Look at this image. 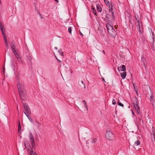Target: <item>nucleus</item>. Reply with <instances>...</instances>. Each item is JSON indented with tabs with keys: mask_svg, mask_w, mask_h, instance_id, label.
Here are the masks:
<instances>
[{
	"mask_svg": "<svg viewBox=\"0 0 155 155\" xmlns=\"http://www.w3.org/2000/svg\"><path fill=\"white\" fill-rule=\"evenodd\" d=\"M18 89L21 100L22 101L27 100V95L24 86L22 84L18 83L17 85Z\"/></svg>",
	"mask_w": 155,
	"mask_h": 155,
	"instance_id": "obj_1",
	"label": "nucleus"
},
{
	"mask_svg": "<svg viewBox=\"0 0 155 155\" xmlns=\"http://www.w3.org/2000/svg\"><path fill=\"white\" fill-rule=\"evenodd\" d=\"M11 50L15 56H19L20 55L19 50L16 46V44L15 42H12L10 44Z\"/></svg>",
	"mask_w": 155,
	"mask_h": 155,
	"instance_id": "obj_2",
	"label": "nucleus"
},
{
	"mask_svg": "<svg viewBox=\"0 0 155 155\" xmlns=\"http://www.w3.org/2000/svg\"><path fill=\"white\" fill-rule=\"evenodd\" d=\"M11 50L15 56H19L20 55L19 50L16 46V44L15 42H12L10 44Z\"/></svg>",
	"mask_w": 155,
	"mask_h": 155,
	"instance_id": "obj_3",
	"label": "nucleus"
},
{
	"mask_svg": "<svg viewBox=\"0 0 155 155\" xmlns=\"http://www.w3.org/2000/svg\"><path fill=\"white\" fill-rule=\"evenodd\" d=\"M113 6L111 4V8L110 9V12L111 11L112 15H110L108 14L107 13L106 15V18L107 20L109 21V22H111L112 21L114 20V16L113 12H112Z\"/></svg>",
	"mask_w": 155,
	"mask_h": 155,
	"instance_id": "obj_4",
	"label": "nucleus"
},
{
	"mask_svg": "<svg viewBox=\"0 0 155 155\" xmlns=\"http://www.w3.org/2000/svg\"><path fill=\"white\" fill-rule=\"evenodd\" d=\"M105 137L107 139L110 140H113L115 138L114 134L112 132L110 131L106 132Z\"/></svg>",
	"mask_w": 155,
	"mask_h": 155,
	"instance_id": "obj_5",
	"label": "nucleus"
},
{
	"mask_svg": "<svg viewBox=\"0 0 155 155\" xmlns=\"http://www.w3.org/2000/svg\"><path fill=\"white\" fill-rule=\"evenodd\" d=\"M23 107L25 109L24 113L25 115H30L31 114V111L28 104L26 103H24Z\"/></svg>",
	"mask_w": 155,
	"mask_h": 155,
	"instance_id": "obj_6",
	"label": "nucleus"
},
{
	"mask_svg": "<svg viewBox=\"0 0 155 155\" xmlns=\"http://www.w3.org/2000/svg\"><path fill=\"white\" fill-rule=\"evenodd\" d=\"M135 100L136 101V104H135L134 103H133V104L134 105V107L135 108L137 113L139 114L140 109L138 106V101L136 97H135Z\"/></svg>",
	"mask_w": 155,
	"mask_h": 155,
	"instance_id": "obj_7",
	"label": "nucleus"
},
{
	"mask_svg": "<svg viewBox=\"0 0 155 155\" xmlns=\"http://www.w3.org/2000/svg\"><path fill=\"white\" fill-rule=\"evenodd\" d=\"M29 138L31 143L32 147H33L35 145V140L34 137L31 132H30L29 134Z\"/></svg>",
	"mask_w": 155,
	"mask_h": 155,
	"instance_id": "obj_8",
	"label": "nucleus"
},
{
	"mask_svg": "<svg viewBox=\"0 0 155 155\" xmlns=\"http://www.w3.org/2000/svg\"><path fill=\"white\" fill-rule=\"evenodd\" d=\"M106 25L108 32L111 30L114 29L113 27L109 23H107Z\"/></svg>",
	"mask_w": 155,
	"mask_h": 155,
	"instance_id": "obj_9",
	"label": "nucleus"
},
{
	"mask_svg": "<svg viewBox=\"0 0 155 155\" xmlns=\"http://www.w3.org/2000/svg\"><path fill=\"white\" fill-rule=\"evenodd\" d=\"M108 33L112 37H115L116 35V32L114 29H113L110 31H109Z\"/></svg>",
	"mask_w": 155,
	"mask_h": 155,
	"instance_id": "obj_10",
	"label": "nucleus"
},
{
	"mask_svg": "<svg viewBox=\"0 0 155 155\" xmlns=\"http://www.w3.org/2000/svg\"><path fill=\"white\" fill-rule=\"evenodd\" d=\"M120 70L122 71H126V67L125 66L123 65L120 66Z\"/></svg>",
	"mask_w": 155,
	"mask_h": 155,
	"instance_id": "obj_11",
	"label": "nucleus"
},
{
	"mask_svg": "<svg viewBox=\"0 0 155 155\" xmlns=\"http://www.w3.org/2000/svg\"><path fill=\"white\" fill-rule=\"evenodd\" d=\"M120 74L121 77L122 78V79H125L127 74L126 72H124L123 73H121Z\"/></svg>",
	"mask_w": 155,
	"mask_h": 155,
	"instance_id": "obj_12",
	"label": "nucleus"
},
{
	"mask_svg": "<svg viewBox=\"0 0 155 155\" xmlns=\"http://www.w3.org/2000/svg\"><path fill=\"white\" fill-rule=\"evenodd\" d=\"M96 8L98 12H101L102 11V9L100 5L99 4H97V5Z\"/></svg>",
	"mask_w": 155,
	"mask_h": 155,
	"instance_id": "obj_13",
	"label": "nucleus"
},
{
	"mask_svg": "<svg viewBox=\"0 0 155 155\" xmlns=\"http://www.w3.org/2000/svg\"><path fill=\"white\" fill-rule=\"evenodd\" d=\"M29 115H26V116L27 117L28 119L33 124H34L33 122V121L32 119V118H31V117L29 116Z\"/></svg>",
	"mask_w": 155,
	"mask_h": 155,
	"instance_id": "obj_14",
	"label": "nucleus"
},
{
	"mask_svg": "<svg viewBox=\"0 0 155 155\" xmlns=\"http://www.w3.org/2000/svg\"><path fill=\"white\" fill-rule=\"evenodd\" d=\"M104 2L105 4L108 6L109 8H110V5L109 2L107 0H104Z\"/></svg>",
	"mask_w": 155,
	"mask_h": 155,
	"instance_id": "obj_15",
	"label": "nucleus"
},
{
	"mask_svg": "<svg viewBox=\"0 0 155 155\" xmlns=\"http://www.w3.org/2000/svg\"><path fill=\"white\" fill-rule=\"evenodd\" d=\"M135 25H136V27H137V29H138V28L140 27V22L138 20H137V21L135 23Z\"/></svg>",
	"mask_w": 155,
	"mask_h": 155,
	"instance_id": "obj_16",
	"label": "nucleus"
},
{
	"mask_svg": "<svg viewBox=\"0 0 155 155\" xmlns=\"http://www.w3.org/2000/svg\"><path fill=\"white\" fill-rule=\"evenodd\" d=\"M58 52L62 56H64L63 52H62V49H60L58 50Z\"/></svg>",
	"mask_w": 155,
	"mask_h": 155,
	"instance_id": "obj_17",
	"label": "nucleus"
},
{
	"mask_svg": "<svg viewBox=\"0 0 155 155\" xmlns=\"http://www.w3.org/2000/svg\"><path fill=\"white\" fill-rule=\"evenodd\" d=\"M83 103H84V106L85 108L86 109V110L87 111L88 110V108H87V103L86 102V101H85V100H84L83 101Z\"/></svg>",
	"mask_w": 155,
	"mask_h": 155,
	"instance_id": "obj_18",
	"label": "nucleus"
},
{
	"mask_svg": "<svg viewBox=\"0 0 155 155\" xmlns=\"http://www.w3.org/2000/svg\"><path fill=\"white\" fill-rule=\"evenodd\" d=\"M21 129V126L20 125V121H19V122H18V133H19L20 134H21V132L20 131Z\"/></svg>",
	"mask_w": 155,
	"mask_h": 155,
	"instance_id": "obj_19",
	"label": "nucleus"
},
{
	"mask_svg": "<svg viewBox=\"0 0 155 155\" xmlns=\"http://www.w3.org/2000/svg\"><path fill=\"white\" fill-rule=\"evenodd\" d=\"M133 86L134 87V88L135 91L136 93L137 94V95H138V91H137L138 89L137 88V86H136L134 84H133Z\"/></svg>",
	"mask_w": 155,
	"mask_h": 155,
	"instance_id": "obj_20",
	"label": "nucleus"
},
{
	"mask_svg": "<svg viewBox=\"0 0 155 155\" xmlns=\"http://www.w3.org/2000/svg\"><path fill=\"white\" fill-rule=\"evenodd\" d=\"M31 150L30 152L31 155H37L36 152H34L32 148H31Z\"/></svg>",
	"mask_w": 155,
	"mask_h": 155,
	"instance_id": "obj_21",
	"label": "nucleus"
},
{
	"mask_svg": "<svg viewBox=\"0 0 155 155\" xmlns=\"http://www.w3.org/2000/svg\"><path fill=\"white\" fill-rule=\"evenodd\" d=\"M154 127H152V135H153L155 139V130L153 129Z\"/></svg>",
	"mask_w": 155,
	"mask_h": 155,
	"instance_id": "obj_22",
	"label": "nucleus"
},
{
	"mask_svg": "<svg viewBox=\"0 0 155 155\" xmlns=\"http://www.w3.org/2000/svg\"><path fill=\"white\" fill-rule=\"evenodd\" d=\"M15 57L17 58V60L19 62H21V58L20 57V56H15Z\"/></svg>",
	"mask_w": 155,
	"mask_h": 155,
	"instance_id": "obj_23",
	"label": "nucleus"
},
{
	"mask_svg": "<svg viewBox=\"0 0 155 155\" xmlns=\"http://www.w3.org/2000/svg\"><path fill=\"white\" fill-rule=\"evenodd\" d=\"M79 84H80V85H81V84L83 85V86L84 87V89L85 88V84L84 83L83 81H80V82H79Z\"/></svg>",
	"mask_w": 155,
	"mask_h": 155,
	"instance_id": "obj_24",
	"label": "nucleus"
},
{
	"mask_svg": "<svg viewBox=\"0 0 155 155\" xmlns=\"http://www.w3.org/2000/svg\"><path fill=\"white\" fill-rule=\"evenodd\" d=\"M92 12H93V13L95 15H96V10H95V9L94 8H92Z\"/></svg>",
	"mask_w": 155,
	"mask_h": 155,
	"instance_id": "obj_25",
	"label": "nucleus"
},
{
	"mask_svg": "<svg viewBox=\"0 0 155 155\" xmlns=\"http://www.w3.org/2000/svg\"><path fill=\"white\" fill-rule=\"evenodd\" d=\"M135 145L137 146L140 144V142L139 140H137L136 142L134 143Z\"/></svg>",
	"mask_w": 155,
	"mask_h": 155,
	"instance_id": "obj_26",
	"label": "nucleus"
},
{
	"mask_svg": "<svg viewBox=\"0 0 155 155\" xmlns=\"http://www.w3.org/2000/svg\"><path fill=\"white\" fill-rule=\"evenodd\" d=\"M151 103L153 107H155V101L153 100H150Z\"/></svg>",
	"mask_w": 155,
	"mask_h": 155,
	"instance_id": "obj_27",
	"label": "nucleus"
},
{
	"mask_svg": "<svg viewBox=\"0 0 155 155\" xmlns=\"http://www.w3.org/2000/svg\"><path fill=\"white\" fill-rule=\"evenodd\" d=\"M36 123L37 124V125H36V126L38 128H39L41 126V124L40 123L38 122V121H36Z\"/></svg>",
	"mask_w": 155,
	"mask_h": 155,
	"instance_id": "obj_28",
	"label": "nucleus"
},
{
	"mask_svg": "<svg viewBox=\"0 0 155 155\" xmlns=\"http://www.w3.org/2000/svg\"><path fill=\"white\" fill-rule=\"evenodd\" d=\"M138 30L139 32V33L140 34H141L142 33L143 31H142V30H141L140 29V27L139 28H138V29H137Z\"/></svg>",
	"mask_w": 155,
	"mask_h": 155,
	"instance_id": "obj_29",
	"label": "nucleus"
},
{
	"mask_svg": "<svg viewBox=\"0 0 155 155\" xmlns=\"http://www.w3.org/2000/svg\"><path fill=\"white\" fill-rule=\"evenodd\" d=\"M118 104L119 106H121L122 107H123L124 106V104L120 102L119 101H118Z\"/></svg>",
	"mask_w": 155,
	"mask_h": 155,
	"instance_id": "obj_30",
	"label": "nucleus"
},
{
	"mask_svg": "<svg viewBox=\"0 0 155 155\" xmlns=\"http://www.w3.org/2000/svg\"><path fill=\"white\" fill-rule=\"evenodd\" d=\"M68 31L69 33H70L71 34V27H70L68 28Z\"/></svg>",
	"mask_w": 155,
	"mask_h": 155,
	"instance_id": "obj_31",
	"label": "nucleus"
},
{
	"mask_svg": "<svg viewBox=\"0 0 155 155\" xmlns=\"http://www.w3.org/2000/svg\"><path fill=\"white\" fill-rule=\"evenodd\" d=\"M4 35V36L3 37V38H4V40L5 41V43H6V42H7V39H6V36L5 35Z\"/></svg>",
	"mask_w": 155,
	"mask_h": 155,
	"instance_id": "obj_32",
	"label": "nucleus"
},
{
	"mask_svg": "<svg viewBox=\"0 0 155 155\" xmlns=\"http://www.w3.org/2000/svg\"><path fill=\"white\" fill-rule=\"evenodd\" d=\"M5 45H6V49H8L9 48V46H8V42H6V43H5Z\"/></svg>",
	"mask_w": 155,
	"mask_h": 155,
	"instance_id": "obj_33",
	"label": "nucleus"
},
{
	"mask_svg": "<svg viewBox=\"0 0 155 155\" xmlns=\"http://www.w3.org/2000/svg\"><path fill=\"white\" fill-rule=\"evenodd\" d=\"M112 103L114 105H115L116 104L115 100L114 99H113L112 101Z\"/></svg>",
	"mask_w": 155,
	"mask_h": 155,
	"instance_id": "obj_34",
	"label": "nucleus"
},
{
	"mask_svg": "<svg viewBox=\"0 0 155 155\" xmlns=\"http://www.w3.org/2000/svg\"><path fill=\"white\" fill-rule=\"evenodd\" d=\"M55 58L59 62V63H61V61L59 60L56 57V56H55Z\"/></svg>",
	"mask_w": 155,
	"mask_h": 155,
	"instance_id": "obj_35",
	"label": "nucleus"
},
{
	"mask_svg": "<svg viewBox=\"0 0 155 155\" xmlns=\"http://www.w3.org/2000/svg\"><path fill=\"white\" fill-rule=\"evenodd\" d=\"M97 140L96 139L94 138V139H93V141L94 143H95L96 142V140Z\"/></svg>",
	"mask_w": 155,
	"mask_h": 155,
	"instance_id": "obj_36",
	"label": "nucleus"
},
{
	"mask_svg": "<svg viewBox=\"0 0 155 155\" xmlns=\"http://www.w3.org/2000/svg\"><path fill=\"white\" fill-rule=\"evenodd\" d=\"M80 34L81 36H83V35L82 33L81 32L80 33Z\"/></svg>",
	"mask_w": 155,
	"mask_h": 155,
	"instance_id": "obj_37",
	"label": "nucleus"
},
{
	"mask_svg": "<svg viewBox=\"0 0 155 155\" xmlns=\"http://www.w3.org/2000/svg\"><path fill=\"white\" fill-rule=\"evenodd\" d=\"M150 99H151V100H153V97L152 96H150Z\"/></svg>",
	"mask_w": 155,
	"mask_h": 155,
	"instance_id": "obj_38",
	"label": "nucleus"
},
{
	"mask_svg": "<svg viewBox=\"0 0 155 155\" xmlns=\"http://www.w3.org/2000/svg\"><path fill=\"white\" fill-rule=\"evenodd\" d=\"M54 1L57 3H58L59 2L58 0H54Z\"/></svg>",
	"mask_w": 155,
	"mask_h": 155,
	"instance_id": "obj_39",
	"label": "nucleus"
},
{
	"mask_svg": "<svg viewBox=\"0 0 155 155\" xmlns=\"http://www.w3.org/2000/svg\"><path fill=\"white\" fill-rule=\"evenodd\" d=\"M135 19L137 20H137H138L137 18L136 17V16H135Z\"/></svg>",
	"mask_w": 155,
	"mask_h": 155,
	"instance_id": "obj_40",
	"label": "nucleus"
},
{
	"mask_svg": "<svg viewBox=\"0 0 155 155\" xmlns=\"http://www.w3.org/2000/svg\"><path fill=\"white\" fill-rule=\"evenodd\" d=\"M102 80H103V81H104V82H106V81H105L104 79V78H102Z\"/></svg>",
	"mask_w": 155,
	"mask_h": 155,
	"instance_id": "obj_41",
	"label": "nucleus"
},
{
	"mask_svg": "<svg viewBox=\"0 0 155 155\" xmlns=\"http://www.w3.org/2000/svg\"><path fill=\"white\" fill-rule=\"evenodd\" d=\"M54 49H55L56 50H57L58 48L57 47H55Z\"/></svg>",
	"mask_w": 155,
	"mask_h": 155,
	"instance_id": "obj_42",
	"label": "nucleus"
},
{
	"mask_svg": "<svg viewBox=\"0 0 155 155\" xmlns=\"http://www.w3.org/2000/svg\"><path fill=\"white\" fill-rule=\"evenodd\" d=\"M102 52H103V53H104V54H105V51H104V50H103V51H102Z\"/></svg>",
	"mask_w": 155,
	"mask_h": 155,
	"instance_id": "obj_43",
	"label": "nucleus"
},
{
	"mask_svg": "<svg viewBox=\"0 0 155 155\" xmlns=\"http://www.w3.org/2000/svg\"><path fill=\"white\" fill-rule=\"evenodd\" d=\"M131 111H132V114H133V115H134V112H133V111L132 110H131Z\"/></svg>",
	"mask_w": 155,
	"mask_h": 155,
	"instance_id": "obj_44",
	"label": "nucleus"
},
{
	"mask_svg": "<svg viewBox=\"0 0 155 155\" xmlns=\"http://www.w3.org/2000/svg\"><path fill=\"white\" fill-rule=\"evenodd\" d=\"M152 39H153V42L154 41V38L153 37L152 38Z\"/></svg>",
	"mask_w": 155,
	"mask_h": 155,
	"instance_id": "obj_45",
	"label": "nucleus"
},
{
	"mask_svg": "<svg viewBox=\"0 0 155 155\" xmlns=\"http://www.w3.org/2000/svg\"><path fill=\"white\" fill-rule=\"evenodd\" d=\"M8 49H6V50H5V51H8Z\"/></svg>",
	"mask_w": 155,
	"mask_h": 155,
	"instance_id": "obj_46",
	"label": "nucleus"
},
{
	"mask_svg": "<svg viewBox=\"0 0 155 155\" xmlns=\"http://www.w3.org/2000/svg\"><path fill=\"white\" fill-rule=\"evenodd\" d=\"M25 147H26V145H25Z\"/></svg>",
	"mask_w": 155,
	"mask_h": 155,
	"instance_id": "obj_47",
	"label": "nucleus"
},
{
	"mask_svg": "<svg viewBox=\"0 0 155 155\" xmlns=\"http://www.w3.org/2000/svg\"><path fill=\"white\" fill-rule=\"evenodd\" d=\"M41 18H42V17H41Z\"/></svg>",
	"mask_w": 155,
	"mask_h": 155,
	"instance_id": "obj_48",
	"label": "nucleus"
}]
</instances>
